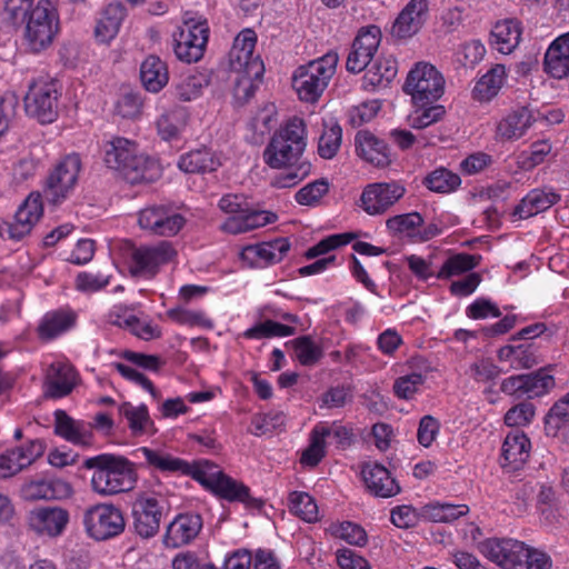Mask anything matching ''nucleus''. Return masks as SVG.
Instances as JSON below:
<instances>
[{"label": "nucleus", "instance_id": "53", "mask_svg": "<svg viewBox=\"0 0 569 569\" xmlns=\"http://www.w3.org/2000/svg\"><path fill=\"white\" fill-rule=\"evenodd\" d=\"M461 183V179L445 168H439L429 173L425 179L426 187L435 192L449 193L455 191Z\"/></svg>", "mask_w": 569, "mask_h": 569}, {"label": "nucleus", "instance_id": "37", "mask_svg": "<svg viewBox=\"0 0 569 569\" xmlns=\"http://www.w3.org/2000/svg\"><path fill=\"white\" fill-rule=\"evenodd\" d=\"M398 73L397 60L393 56H379L363 76V87L367 90L386 88Z\"/></svg>", "mask_w": 569, "mask_h": 569}, {"label": "nucleus", "instance_id": "14", "mask_svg": "<svg viewBox=\"0 0 569 569\" xmlns=\"http://www.w3.org/2000/svg\"><path fill=\"white\" fill-rule=\"evenodd\" d=\"M406 193L400 181L373 182L366 186L360 196L359 206L369 216L387 212Z\"/></svg>", "mask_w": 569, "mask_h": 569}, {"label": "nucleus", "instance_id": "62", "mask_svg": "<svg viewBox=\"0 0 569 569\" xmlns=\"http://www.w3.org/2000/svg\"><path fill=\"white\" fill-rule=\"evenodd\" d=\"M33 0H6L1 19L4 23L17 26L24 21L32 9Z\"/></svg>", "mask_w": 569, "mask_h": 569}, {"label": "nucleus", "instance_id": "6", "mask_svg": "<svg viewBox=\"0 0 569 569\" xmlns=\"http://www.w3.org/2000/svg\"><path fill=\"white\" fill-rule=\"evenodd\" d=\"M338 60V53L330 51L295 70L292 88L301 101L315 103L319 100L336 73Z\"/></svg>", "mask_w": 569, "mask_h": 569}, {"label": "nucleus", "instance_id": "43", "mask_svg": "<svg viewBox=\"0 0 569 569\" xmlns=\"http://www.w3.org/2000/svg\"><path fill=\"white\" fill-rule=\"evenodd\" d=\"M140 78L143 87L150 92H159L168 81L169 73L164 61L156 56H149L141 63Z\"/></svg>", "mask_w": 569, "mask_h": 569}, {"label": "nucleus", "instance_id": "49", "mask_svg": "<svg viewBox=\"0 0 569 569\" xmlns=\"http://www.w3.org/2000/svg\"><path fill=\"white\" fill-rule=\"evenodd\" d=\"M119 411L120 415L127 420L133 436H141L150 430L152 421L150 419L147 406H133L129 402H126L120 407Z\"/></svg>", "mask_w": 569, "mask_h": 569}, {"label": "nucleus", "instance_id": "52", "mask_svg": "<svg viewBox=\"0 0 569 569\" xmlns=\"http://www.w3.org/2000/svg\"><path fill=\"white\" fill-rule=\"evenodd\" d=\"M322 427H313L309 436V445L301 451L300 463L306 468L316 467L326 455L327 442L322 438Z\"/></svg>", "mask_w": 569, "mask_h": 569}, {"label": "nucleus", "instance_id": "47", "mask_svg": "<svg viewBox=\"0 0 569 569\" xmlns=\"http://www.w3.org/2000/svg\"><path fill=\"white\" fill-rule=\"evenodd\" d=\"M289 510L305 522L313 523L319 520V507L312 496L305 491H292L289 495Z\"/></svg>", "mask_w": 569, "mask_h": 569}, {"label": "nucleus", "instance_id": "57", "mask_svg": "<svg viewBox=\"0 0 569 569\" xmlns=\"http://www.w3.org/2000/svg\"><path fill=\"white\" fill-rule=\"evenodd\" d=\"M498 357L501 361H508L513 369L531 368L536 365L532 353L522 346H505L499 350Z\"/></svg>", "mask_w": 569, "mask_h": 569}, {"label": "nucleus", "instance_id": "30", "mask_svg": "<svg viewBox=\"0 0 569 569\" xmlns=\"http://www.w3.org/2000/svg\"><path fill=\"white\" fill-rule=\"evenodd\" d=\"M278 216L272 211L251 210L249 207L242 214L228 217L221 224V229L228 233L238 234L274 223Z\"/></svg>", "mask_w": 569, "mask_h": 569}, {"label": "nucleus", "instance_id": "42", "mask_svg": "<svg viewBox=\"0 0 569 569\" xmlns=\"http://www.w3.org/2000/svg\"><path fill=\"white\" fill-rule=\"evenodd\" d=\"M188 122V111L174 106L160 113L156 121L158 134L162 140L171 141L177 139L186 129Z\"/></svg>", "mask_w": 569, "mask_h": 569}, {"label": "nucleus", "instance_id": "23", "mask_svg": "<svg viewBox=\"0 0 569 569\" xmlns=\"http://www.w3.org/2000/svg\"><path fill=\"white\" fill-rule=\"evenodd\" d=\"M429 17L428 0H409L392 24V36L409 39L423 27Z\"/></svg>", "mask_w": 569, "mask_h": 569}, {"label": "nucleus", "instance_id": "58", "mask_svg": "<svg viewBox=\"0 0 569 569\" xmlns=\"http://www.w3.org/2000/svg\"><path fill=\"white\" fill-rule=\"evenodd\" d=\"M293 329L289 326L267 320L260 322L243 332V337L248 339H262L270 337H288L292 335Z\"/></svg>", "mask_w": 569, "mask_h": 569}, {"label": "nucleus", "instance_id": "29", "mask_svg": "<svg viewBox=\"0 0 569 569\" xmlns=\"http://www.w3.org/2000/svg\"><path fill=\"white\" fill-rule=\"evenodd\" d=\"M54 432L76 446L86 447L92 443L91 426L84 421L72 419L62 410L54 412Z\"/></svg>", "mask_w": 569, "mask_h": 569}, {"label": "nucleus", "instance_id": "20", "mask_svg": "<svg viewBox=\"0 0 569 569\" xmlns=\"http://www.w3.org/2000/svg\"><path fill=\"white\" fill-rule=\"evenodd\" d=\"M44 452L39 439L29 440L0 453V479L10 478L32 465Z\"/></svg>", "mask_w": 569, "mask_h": 569}, {"label": "nucleus", "instance_id": "4", "mask_svg": "<svg viewBox=\"0 0 569 569\" xmlns=\"http://www.w3.org/2000/svg\"><path fill=\"white\" fill-rule=\"evenodd\" d=\"M256 44V32L243 29L234 38L229 52V68L234 74V97L240 101H247L253 96L257 82L264 72L262 60L254 53Z\"/></svg>", "mask_w": 569, "mask_h": 569}, {"label": "nucleus", "instance_id": "5", "mask_svg": "<svg viewBox=\"0 0 569 569\" xmlns=\"http://www.w3.org/2000/svg\"><path fill=\"white\" fill-rule=\"evenodd\" d=\"M307 147V126L302 118L291 117L273 132L263 151V161L272 169L291 168Z\"/></svg>", "mask_w": 569, "mask_h": 569}, {"label": "nucleus", "instance_id": "25", "mask_svg": "<svg viewBox=\"0 0 569 569\" xmlns=\"http://www.w3.org/2000/svg\"><path fill=\"white\" fill-rule=\"evenodd\" d=\"M202 528V520L196 513H180L168 525L163 542L167 547L179 548L192 541Z\"/></svg>", "mask_w": 569, "mask_h": 569}, {"label": "nucleus", "instance_id": "55", "mask_svg": "<svg viewBox=\"0 0 569 569\" xmlns=\"http://www.w3.org/2000/svg\"><path fill=\"white\" fill-rule=\"evenodd\" d=\"M111 281V274L102 271H82L79 272L74 280V287L83 293H94L106 288Z\"/></svg>", "mask_w": 569, "mask_h": 569}, {"label": "nucleus", "instance_id": "2", "mask_svg": "<svg viewBox=\"0 0 569 569\" xmlns=\"http://www.w3.org/2000/svg\"><path fill=\"white\" fill-rule=\"evenodd\" d=\"M104 164L118 171L131 183L151 182L161 176L159 163L138 150L134 141L123 137H111L101 144Z\"/></svg>", "mask_w": 569, "mask_h": 569}, {"label": "nucleus", "instance_id": "18", "mask_svg": "<svg viewBox=\"0 0 569 569\" xmlns=\"http://www.w3.org/2000/svg\"><path fill=\"white\" fill-rule=\"evenodd\" d=\"M70 520L68 510L62 507H37L27 516V525L39 537L57 538L61 536Z\"/></svg>", "mask_w": 569, "mask_h": 569}, {"label": "nucleus", "instance_id": "38", "mask_svg": "<svg viewBox=\"0 0 569 569\" xmlns=\"http://www.w3.org/2000/svg\"><path fill=\"white\" fill-rule=\"evenodd\" d=\"M387 227L389 230L415 241H426L436 234L423 226V219L418 212L395 216L387 220Z\"/></svg>", "mask_w": 569, "mask_h": 569}, {"label": "nucleus", "instance_id": "17", "mask_svg": "<svg viewBox=\"0 0 569 569\" xmlns=\"http://www.w3.org/2000/svg\"><path fill=\"white\" fill-rule=\"evenodd\" d=\"M555 380L547 369H540L532 373L517 375L506 378L501 383V390L506 395L517 398H536L549 392Z\"/></svg>", "mask_w": 569, "mask_h": 569}, {"label": "nucleus", "instance_id": "50", "mask_svg": "<svg viewBox=\"0 0 569 569\" xmlns=\"http://www.w3.org/2000/svg\"><path fill=\"white\" fill-rule=\"evenodd\" d=\"M469 512L467 505L432 502L422 507L421 513L425 518L435 522L453 521Z\"/></svg>", "mask_w": 569, "mask_h": 569}, {"label": "nucleus", "instance_id": "1", "mask_svg": "<svg viewBox=\"0 0 569 569\" xmlns=\"http://www.w3.org/2000/svg\"><path fill=\"white\" fill-rule=\"evenodd\" d=\"M137 452L148 467L157 471L191 476L212 493L230 502H241L248 506L253 502L250 489L246 485L227 476L219 466L208 460L190 463L163 449L149 447H141Z\"/></svg>", "mask_w": 569, "mask_h": 569}, {"label": "nucleus", "instance_id": "41", "mask_svg": "<svg viewBox=\"0 0 569 569\" xmlns=\"http://www.w3.org/2000/svg\"><path fill=\"white\" fill-rule=\"evenodd\" d=\"M545 431L548 437L569 442V392L548 411L545 418Z\"/></svg>", "mask_w": 569, "mask_h": 569}, {"label": "nucleus", "instance_id": "19", "mask_svg": "<svg viewBox=\"0 0 569 569\" xmlns=\"http://www.w3.org/2000/svg\"><path fill=\"white\" fill-rule=\"evenodd\" d=\"M380 41L381 30L379 27L368 26L361 28L347 57V70L352 73H359L365 70L377 52Z\"/></svg>", "mask_w": 569, "mask_h": 569}, {"label": "nucleus", "instance_id": "21", "mask_svg": "<svg viewBox=\"0 0 569 569\" xmlns=\"http://www.w3.org/2000/svg\"><path fill=\"white\" fill-rule=\"evenodd\" d=\"M290 247V241L280 237L246 246L240 252V259L249 267L264 268L280 262L289 252Z\"/></svg>", "mask_w": 569, "mask_h": 569}, {"label": "nucleus", "instance_id": "22", "mask_svg": "<svg viewBox=\"0 0 569 569\" xmlns=\"http://www.w3.org/2000/svg\"><path fill=\"white\" fill-rule=\"evenodd\" d=\"M139 226L159 236H174L183 227L186 219L166 207H149L140 211Z\"/></svg>", "mask_w": 569, "mask_h": 569}, {"label": "nucleus", "instance_id": "36", "mask_svg": "<svg viewBox=\"0 0 569 569\" xmlns=\"http://www.w3.org/2000/svg\"><path fill=\"white\" fill-rule=\"evenodd\" d=\"M559 200L551 189H533L516 206L512 216L516 219H527L546 211Z\"/></svg>", "mask_w": 569, "mask_h": 569}, {"label": "nucleus", "instance_id": "28", "mask_svg": "<svg viewBox=\"0 0 569 569\" xmlns=\"http://www.w3.org/2000/svg\"><path fill=\"white\" fill-rule=\"evenodd\" d=\"M362 478L370 492L377 497L389 498L400 491L399 485L389 470L377 462H368L362 468Z\"/></svg>", "mask_w": 569, "mask_h": 569}, {"label": "nucleus", "instance_id": "26", "mask_svg": "<svg viewBox=\"0 0 569 569\" xmlns=\"http://www.w3.org/2000/svg\"><path fill=\"white\" fill-rule=\"evenodd\" d=\"M530 448V440L525 432H509L501 447V467L508 471L518 470L529 458Z\"/></svg>", "mask_w": 569, "mask_h": 569}, {"label": "nucleus", "instance_id": "46", "mask_svg": "<svg viewBox=\"0 0 569 569\" xmlns=\"http://www.w3.org/2000/svg\"><path fill=\"white\" fill-rule=\"evenodd\" d=\"M412 106L413 109L407 117V122L412 129H426L442 120L446 114L445 107L436 102L412 103Z\"/></svg>", "mask_w": 569, "mask_h": 569}, {"label": "nucleus", "instance_id": "59", "mask_svg": "<svg viewBox=\"0 0 569 569\" xmlns=\"http://www.w3.org/2000/svg\"><path fill=\"white\" fill-rule=\"evenodd\" d=\"M425 381V376L419 372L401 376L393 383L395 395L400 399H412L420 391Z\"/></svg>", "mask_w": 569, "mask_h": 569}, {"label": "nucleus", "instance_id": "7", "mask_svg": "<svg viewBox=\"0 0 569 569\" xmlns=\"http://www.w3.org/2000/svg\"><path fill=\"white\" fill-rule=\"evenodd\" d=\"M60 31V17L52 0H38L27 19L23 38L28 49L40 52L49 48Z\"/></svg>", "mask_w": 569, "mask_h": 569}, {"label": "nucleus", "instance_id": "44", "mask_svg": "<svg viewBox=\"0 0 569 569\" xmlns=\"http://www.w3.org/2000/svg\"><path fill=\"white\" fill-rule=\"evenodd\" d=\"M207 77L197 71L186 72L179 76L173 83L174 97L183 102H190L202 96L203 89L208 86Z\"/></svg>", "mask_w": 569, "mask_h": 569}, {"label": "nucleus", "instance_id": "10", "mask_svg": "<svg viewBox=\"0 0 569 569\" xmlns=\"http://www.w3.org/2000/svg\"><path fill=\"white\" fill-rule=\"evenodd\" d=\"M174 256L176 250L171 243L161 241L154 246L129 247L127 249L126 263L132 276L152 278Z\"/></svg>", "mask_w": 569, "mask_h": 569}, {"label": "nucleus", "instance_id": "31", "mask_svg": "<svg viewBox=\"0 0 569 569\" xmlns=\"http://www.w3.org/2000/svg\"><path fill=\"white\" fill-rule=\"evenodd\" d=\"M126 17L121 3H109L98 16L94 27V38L99 43H110L119 33Z\"/></svg>", "mask_w": 569, "mask_h": 569}, {"label": "nucleus", "instance_id": "60", "mask_svg": "<svg viewBox=\"0 0 569 569\" xmlns=\"http://www.w3.org/2000/svg\"><path fill=\"white\" fill-rule=\"evenodd\" d=\"M550 152L551 144L548 141H537L531 144L529 151H523L518 156V166L523 170H531L542 163Z\"/></svg>", "mask_w": 569, "mask_h": 569}, {"label": "nucleus", "instance_id": "15", "mask_svg": "<svg viewBox=\"0 0 569 569\" xmlns=\"http://www.w3.org/2000/svg\"><path fill=\"white\" fill-rule=\"evenodd\" d=\"M43 214V204L39 192H31L19 206L14 221L8 223L0 219V237L19 240L30 233Z\"/></svg>", "mask_w": 569, "mask_h": 569}, {"label": "nucleus", "instance_id": "54", "mask_svg": "<svg viewBox=\"0 0 569 569\" xmlns=\"http://www.w3.org/2000/svg\"><path fill=\"white\" fill-rule=\"evenodd\" d=\"M478 266V259L471 254H455L448 258L437 272L438 279H448L470 271Z\"/></svg>", "mask_w": 569, "mask_h": 569}, {"label": "nucleus", "instance_id": "45", "mask_svg": "<svg viewBox=\"0 0 569 569\" xmlns=\"http://www.w3.org/2000/svg\"><path fill=\"white\" fill-rule=\"evenodd\" d=\"M77 316L69 309H60L44 315L39 325V335L51 339L70 330L76 325Z\"/></svg>", "mask_w": 569, "mask_h": 569}, {"label": "nucleus", "instance_id": "63", "mask_svg": "<svg viewBox=\"0 0 569 569\" xmlns=\"http://www.w3.org/2000/svg\"><path fill=\"white\" fill-rule=\"evenodd\" d=\"M331 532L349 545L359 547L365 546L368 539L366 530L361 526L350 521L331 526Z\"/></svg>", "mask_w": 569, "mask_h": 569}, {"label": "nucleus", "instance_id": "33", "mask_svg": "<svg viewBox=\"0 0 569 569\" xmlns=\"http://www.w3.org/2000/svg\"><path fill=\"white\" fill-rule=\"evenodd\" d=\"M545 71L552 78L569 76V32L556 38L545 54Z\"/></svg>", "mask_w": 569, "mask_h": 569}, {"label": "nucleus", "instance_id": "24", "mask_svg": "<svg viewBox=\"0 0 569 569\" xmlns=\"http://www.w3.org/2000/svg\"><path fill=\"white\" fill-rule=\"evenodd\" d=\"M132 516L137 533L150 538L159 531L162 506L154 497L141 496L133 503Z\"/></svg>", "mask_w": 569, "mask_h": 569}, {"label": "nucleus", "instance_id": "32", "mask_svg": "<svg viewBox=\"0 0 569 569\" xmlns=\"http://www.w3.org/2000/svg\"><path fill=\"white\" fill-rule=\"evenodd\" d=\"M76 383V372L70 363L57 360L47 370V395L52 398L67 396Z\"/></svg>", "mask_w": 569, "mask_h": 569}, {"label": "nucleus", "instance_id": "35", "mask_svg": "<svg viewBox=\"0 0 569 569\" xmlns=\"http://www.w3.org/2000/svg\"><path fill=\"white\" fill-rule=\"evenodd\" d=\"M535 121L528 108H519L505 116L496 127V138L501 141L521 138Z\"/></svg>", "mask_w": 569, "mask_h": 569}, {"label": "nucleus", "instance_id": "11", "mask_svg": "<svg viewBox=\"0 0 569 569\" xmlns=\"http://www.w3.org/2000/svg\"><path fill=\"white\" fill-rule=\"evenodd\" d=\"M83 527L87 535L103 541L121 535L126 528L122 511L112 503H98L86 510Z\"/></svg>", "mask_w": 569, "mask_h": 569}, {"label": "nucleus", "instance_id": "16", "mask_svg": "<svg viewBox=\"0 0 569 569\" xmlns=\"http://www.w3.org/2000/svg\"><path fill=\"white\" fill-rule=\"evenodd\" d=\"M478 551L489 561L502 569H517L526 543L512 538H488L477 545Z\"/></svg>", "mask_w": 569, "mask_h": 569}, {"label": "nucleus", "instance_id": "51", "mask_svg": "<svg viewBox=\"0 0 569 569\" xmlns=\"http://www.w3.org/2000/svg\"><path fill=\"white\" fill-rule=\"evenodd\" d=\"M342 130L333 120L323 122V131L318 142V153L323 159H332L341 146Z\"/></svg>", "mask_w": 569, "mask_h": 569}, {"label": "nucleus", "instance_id": "13", "mask_svg": "<svg viewBox=\"0 0 569 569\" xmlns=\"http://www.w3.org/2000/svg\"><path fill=\"white\" fill-rule=\"evenodd\" d=\"M81 170L80 157L68 154L59 160L48 176L44 194L49 202L60 203L73 191Z\"/></svg>", "mask_w": 569, "mask_h": 569}, {"label": "nucleus", "instance_id": "9", "mask_svg": "<svg viewBox=\"0 0 569 569\" xmlns=\"http://www.w3.org/2000/svg\"><path fill=\"white\" fill-rule=\"evenodd\" d=\"M59 97L56 81L48 78L34 80L24 97L27 114L40 123H52L58 117Z\"/></svg>", "mask_w": 569, "mask_h": 569}, {"label": "nucleus", "instance_id": "8", "mask_svg": "<svg viewBox=\"0 0 569 569\" xmlns=\"http://www.w3.org/2000/svg\"><path fill=\"white\" fill-rule=\"evenodd\" d=\"M445 84L442 73L433 64L420 61L408 72L403 91L412 103L437 102L445 92Z\"/></svg>", "mask_w": 569, "mask_h": 569}, {"label": "nucleus", "instance_id": "39", "mask_svg": "<svg viewBox=\"0 0 569 569\" xmlns=\"http://www.w3.org/2000/svg\"><path fill=\"white\" fill-rule=\"evenodd\" d=\"M521 32V24L516 19L498 21L491 30L490 43L500 53L509 54L518 47Z\"/></svg>", "mask_w": 569, "mask_h": 569}, {"label": "nucleus", "instance_id": "34", "mask_svg": "<svg viewBox=\"0 0 569 569\" xmlns=\"http://www.w3.org/2000/svg\"><path fill=\"white\" fill-rule=\"evenodd\" d=\"M222 163L223 157L220 152L202 148L182 154L178 161V167L184 172L204 173L216 171Z\"/></svg>", "mask_w": 569, "mask_h": 569}, {"label": "nucleus", "instance_id": "40", "mask_svg": "<svg viewBox=\"0 0 569 569\" xmlns=\"http://www.w3.org/2000/svg\"><path fill=\"white\" fill-rule=\"evenodd\" d=\"M507 79V71L503 64H495L475 83L471 91L473 100L489 102L501 90Z\"/></svg>", "mask_w": 569, "mask_h": 569}, {"label": "nucleus", "instance_id": "12", "mask_svg": "<svg viewBox=\"0 0 569 569\" xmlns=\"http://www.w3.org/2000/svg\"><path fill=\"white\" fill-rule=\"evenodd\" d=\"M209 39L207 20L190 18L186 20L174 34V53L183 62L199 61L204 53Z\"/></svg>", "mask_w": 569, "mask_h": 569}, {"label": "nucleus", "instance_id": "48", "mask_svg": "<svg viewBox=\"0 0 569 569\" xmlns=\"http://www.w3.org/2000/svg\"><path fill=\"white\" fill-rule=\"evenodd\" d=\"M117 311H122L121 308H116L112 317V321L120 327L129 328L137 337L143 340H151L154 338H159L161 336V331L157 326H152L149 322L140 321L134 315L123 310V315L117 313Z\"/></svg>", "mask_w": 569, "mask_h": 569}, {"label": "nucleus", "instance_id": "56", "mask_svg": "<svg viewBox=\"0 0 569 569\" xmlns=\"http://www.w3.org/2000/svg\"><path fill=\"white\" fill-rule=\"evenodd\" d=\"M167 317L178 325L198 326L201 328H211L212 321L200 310H190L182 307L171 308L167 311Z\"/></svg>", "mask_w": 569, "mask_h": 569}, {"label": "nucleus", "instance_id": "27", "mask_svg": "<svg viewBox=\"0 0 569 569\" xmlns=\"http://www.w3.org/2000/svg\"><path fill=\"white\" fill-rule=\"evenodd\" d=\"M356 150L362 160L377 168H386L391 163L388 144L368 131L357 133Z\"/></svg>", "mask_w": 569, "mask_h": 569}, {"label": "nucleus", "instance_id": "3", "mask_svg": "<svg viewBox=\"0 0 569 569\" xmlns=\"http://www.w3.org/2000/svg\"><path fill=\"white\" fill-rule=\"evenodd\" d=\"M83 467L92 471L91 490L101 497L130 491L137 483L136 466L123 456L100 453L87 458Z\"/></svg>", "mask_w": 569, "mask_h": 569}, {"label": "nucleus", "instance_id": "61", "mask_svg": "<svg viewBox=\"0 0 569 569\" xmlns=\"http://www.w3.org/2000/svg\"><path fill=\"white\" fill-rule=\"evenodd\" d=\"M329 191V183L325 179L316 180L301 188L295 196L301 206L315 207Z\"/></svg>", "mask_w": 569, "mask_h": 569}, {"label": "nucleus", "instance_id": "64", "mask_svg": "<svg viewBox=\"0 0 569 569\" xmlns=\"http://www.w3.org/2000/svg\"><path fill=\"white\" fill-rule=\"evenodd\" d=\"M295 357L301 365L308 366L318 361L322 355L321 348L309 337L292 341Z\"/></svg>", "mask_w": 569, "mask_h": 569}]
</instances>
